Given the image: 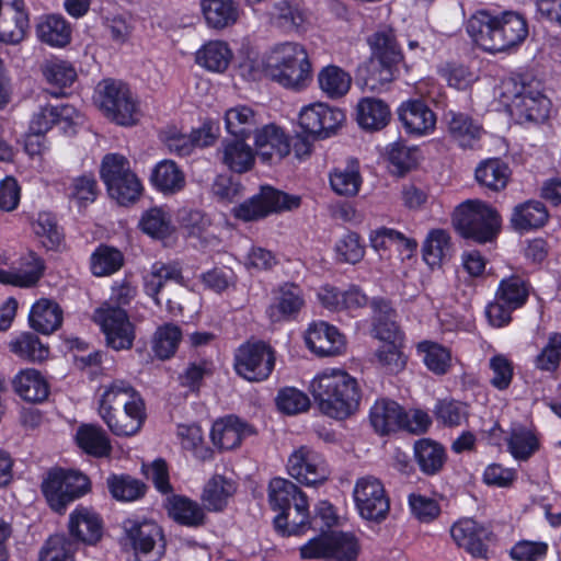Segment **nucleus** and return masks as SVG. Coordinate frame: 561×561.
<instances>
[{"label": "nucleus", "instance_id": "obj_1", "mask_svg": "<svg viewBox=\"0 0 561 561\" xmlns=\"http://www.w3.org/2000/svg\"><path fill=\"white\" fill-rule=\"evenodd\" d=\"M467 32L486 51H504L522 44L528 35L526 19L513 11L500 15L479 12L467 23Z\"/></svg>", "mask_w": 561, "mask_h": 561}, {"label": "nucleus", "instance_id": "obj_2", "mask_svg": "<svg viewBox=\"0 0 561 561\" xmlns=\"http://www.w3.org/2000/svg\"><path fill=\"white\" fill-rule=\"evenodd\" d=\"M309 390L319 410L336 420L354 414L362 398L357 380L340 369L324 370L316 376Z\"/></svg>", "mask_w": 561, "mask_h": 561}, {"label": "nucleus", "instance_id": "obj_3", "mask_svg": "<svg viewBox=\"0 0 561 561\" xmlns=\"http://www.w3.org/2000/svg\"><path fill=\"white\" fill-rule=\"evenodd\" d=\"M268 501L279 514L275 529L283 536L300 535L309 525V503L306 494L291 481L274 478L268 485Z\"/></svg>", "mask_w": 561, "mask_h": 561}, {"label": "nucleus", "instance_id": "obj_4", "mask_svg": "<svg viewBox=\"0 0 561 561\" xmlns=\"http://www.w3.org/2000/svg\"><path fill=\"white\" fill-rule=\"evenodd\" d=\"M371 56L367 65L365 87L371 91L392 82L403 65V54L392 28L374 33L368 38Z\"/></svg>", "mask_w": 561, "mask_h": 561}, {"label": "nucleus", "instance_id": "obj_5", "mask_svg": "<svg viewBox=\"0 0 561 561\" xmlns=\"http://www.w3.org/2000/svg\"><path fill=\"white\" fill-rule=\"evenodd\" d=\"M265 71L273 81L298 90L310 79L311 65L304 46L287 42L272 49L266 59Z\"/></svg>", "mask_w": 561, "mask_h": 561}, {"label": "nucleus", "instance_id": "obj_6", "mask_svg": "<svg viewBox=\"0 0 561 561\" xmlns=\"http://www.w3.org/2000/svg\"><path fill=\"white\" fill-rule=\"evenodd\" d=\"M454 225L459 233L479 243L492 241L501 226L499 213L484 202L474 199L459 205L454 214Z\"/></svg>", "mask_w": 561, "mask_h": 561}, {"label": "nucleus", "instance_id": "obj_7", "mask_svg": "<svg viewBox=\"0 0 561 561\" xmlns=\"http://www.w3.org/2000/svg\"><path fill=\"white\" fill-rule=\"evenodd\" d=\"M101 179L106 185L111 198L119 205L127 206L139 199L142 185L131 171L128 159L119 153H107L103 157Z\"/></svg>", "mask_w": 561, "mask_h": 561}, {"label": "nucleus", "instance_id": "obj_8", "mask_svg": "<svg viewBox=\"0 0 561 561\" xmlns=\"http://www.w3.org/2000/svg\"><path fill=\"white\" fill-rule=\"evenodd\" d=\"M90 488L89 478L72 470L53 469L42 482V492L48 505L60 514L68 504L87 494Z\"/></svg>", "mask_w": 561, "mask_h": 561}, {"label": "nucleus", "instance_id": "obj_9", "mask_svg": "<svg viewBox=\"0 0 561 561\" xmlns=\"http://www.w3.org/2000/svg\"><path fill=\"white\" fill-rule=\"evenodd\" d=\"M98 101L103 114L116 124L129 126L137 122V103L124 82L103 80L98 85Z\"/></svg>", "mask_w": 561, "mask_h": 561}, {"label": "nucleus", "instance_id": "obj_10", "mask_svg": "<svg viewBox=\"0 0 561 561\" xmlns=\"http://www.w3.org/2000/svg\"><path fill=\"white\" fill-rule=\"evenodd\" d=\"M359 543L355 535L343 531H328L312 538L300 548L302 559H332L333 561H356Z\"/></svg>", "mask_w": 561, "mask_h": 561}, {"label": "nucleus", "instance_id": "obj_11", "mask_svg": "<svg viewBox=\"0 0 561 561\" xmlns=\"http://www.w3.org/2000/svg\"><path fill=\"white\" fill-rule=\"evenodd\" d=\"M301 204V197L289 195L271 186H263L261 192L233 208L236 218L253 221L265 218L272 213L296 209Z\"/></svg>", "mask_w": 561, "mask_h": 561}, {"label": "nucleus", "instance_id": "obj_12", "mask_svg": "<svg viewBox=\"0 0 561 561\" xmlns=\"http://www.w3.org/2000/svg\"><path fill=\"white\" fill-rule=\"evenodd\" d=\"M94 321L101 327L108 347L115 351L131 348L135 327L124 308L103 304L95 310Z\"/></svg>", "mask_w": 561, "mask_h": 561}, {"label": "nucleus", "instance_id": "obj_13", "mask_svg": "<svg viewBox=\"0 0 561 561\" xmlns=\"http://www.w3.org/2000/svg\"><path fill=\"white\" fill-rule=\"evenodd\" d=\"M359 515L369 522L381 523L390 511V500L383 484L373 476L359 478L353 491Z\"/></svg>", "mask_w": 561, "mask_h": 561}, {"label": "nucleus", "instance_id": "obj_14", "mask_svg": "<svg viewBox=\"0 0 561 561\" xmlns=\"http://www.w3.org/2000/svg\"><path fill=\"white\" fill-rule=\"evenodd\" d=\"M274 351L264 342L245 343L234 356V368L239 376L249 381H262L273 371Z\"/></svg>", "mask_w": 561, "mask_h": 561}, {"label": "nucleus", "instance_id": "obj_15", "mask_svg": "<svg viewBox=\"0 0 561 561\" xmlns=\"http://www.w3.org/2000/svg\"><path fill=\"white\" fill-rule=\"evenodd\" d=\"M345 121V114L337 107L324 103H314L304 107L299 115V125L314 138H328Z\"/></svg>", "mask_w": 561, "mask_h": 561}, {"label": "nucleus", "instance_id": "obj_16", "mask_svg": "<svg viewBox=\"0 0 561 561\" xmlns=\"http://www.w3.org/2000/svg\"><path fill=\"white\" fill-rule=\"evenodd\" d=\"M287 470L290 477L306 485H316L328 480L323 457L309 446H300L288 458Z\"/></svg>", "mask_w": 561, "mask_h": 561}, {"label": "nucleus", "instance_id": "obj_17", "mask_svg": "<svg viewBox=\"0 0 561 561\" xmlns=\"http://www.w3.org/2000/svg\"><path fill=\"white\" fill-rule=\"evenodd\" d=\"M138 561H158L164 553L161 528L153 522L133 524L126 528Z\"/></svg>", "mask_w": 561, "mask_h": 561}, {"label": "nucleus", "instance_id": "obj_18", "mask_svg": "<svg viewBox=\"0 0 561 561\" xmlns=\"http://www.w3.org/2000/svg\"><path fill=\"white\" fill-rule=\"evenodd\" d=\"M450 535L458 547L463 548L476 558H488V542L494 538L493 533L485 526L471 518L455 523Z\"/></svg>", "mask_w": 561, "mask_h": 561}, {"label": "nucleus", "instance_id": "obj_19", "mask_svg": "<svg viewBox=\"0 0 561 561\" xmlns=\"http://www.w3.org/2000/svg\"><path fill=\"white\" fill-rule=\"evenodd\" d=\"M255 153L264 163H276L289 154L291 142L283 128L275 124L263 125L254 137Z\"/></svg>", "mask_w": 561, "mask_h": 561}, {"label": "nucleus", "instance_id": "obj_20", "mask_svg": "<svg viewBox=\"0 0 561 561\" xmlns=\"http://www.w3.org/2000/svg\"><path fill=\"white\" fill-rule=\"evenodd\" d=\"M512 112L519 119L543 123L550 112L551 102L540 90L530 84H522L512 100Z\"/></svg>", "mask_w": 561, "mask_h": 561}, {"label": "nucleus", "instance_id": "obj_21", "mask_svg": "<svg viewBox=\"0 0 561 561\" xmlns=\"http://www.w3.org/2000/svg\"><path fill=\"white\" fill-rule=\"evenodd\" d=\"M398 116L405 131L410 135L425 136L436 126V115L421 100L403 102L398 108Z\"/></svg>", "mask_w": 561, "mask_h": 561}, {"label": "nucleus", "instance_id": "obj_22", "mask_svg": "<svg viewBox=\"0 0 561 561\" xmlns=\"http://www.w3.org/2000/svg\"><path fill=\"white\" fill-rule=\"evenodd\" d=\"M305 341L308 348L319 356H334L344 347V336L337 328L324 321L311 323Z\"/></svg>", "mask_w": 561, "mask_h": 561}, {"label": "nucleus", "instance_id": "obj_23", "mask_svg": "<svg viewBox=\"0 0 561 561\" xmlns=\"http://www.w3.org/2000/svg\"><path fill=\"white\" fill-rule=\"evenodd\" d=\"M253 433L249 424L237 416L229 415L214 423L210 436L216 446L229 450L238 447L244 437Z\"/></svg>", "mask_w": 561, "mask_h": 561}, {"label": "nucleus", "instance_id": "obj_24", "mask_svg": "<svg viewBox=\"0 0 561 561\" xmlns=\"http://www.w3.org/2000/svg\"><path fill=\"white\" fill-rule=\"evenodd\" d=\"M201 8L207 26L217 31L234 25L241 12L234 0H202Z\"/></svg>", "mask_w": 561, "mask_h": 561}, {"label": "nucleus", "instance_id": "obj_25", "mask_svg": "<svg viewBox=\"0 0 561 561\" xmlns=\"http://www.w3.org/2000/svg\"><path fill=\"white\" fill-rule=\"evenodd\" d=\"M245 140L233 137L224 139L221 142L219 150L221 162L236 173H245L254 165L255 148H251Z\"/></svg>", "mask_w": 561, "mask_h": 561}, {"label": "nucleus", "instance_id": "obj_26", "mask_svg": "<svg viewBox=\"0 0 561 561\" xmlns=\"http://www.w3.org/2000/svg\"><path fill=\"white\" fill-rule=\"evenodd\" d=\"M225 125L229 135L241 139H248L251 135L255 137L263 126L257 113L247 105H238L226 111Z\"/></svg>", "mask_w": 561, "mask_h": 561}, {"label": "nucleus", "instance_id": "obj_27", "mask_svg": "<svg viewBox=\"0 0 561 561\" xmlns=\"http://www.w3.org/2000/svg\"><path fill=\"white\" fill-rule=\"evenodd\" d=\"M15 392L27 402L39 403L49 394V385L46 378L36 369L21 370L12 381Z\"/></svg>", "mask_w": 561, "mask_h": 561}, {"label": "nucleus", "instance_id": "obj_28", "mask_svg": "<svg viewBox=\"0 0 561 561\" xmlns=\"http://www.w3.org/2000/svg\"><path fill=\"white\" fill-rule=\"evenodd\" d=\"M236 491L237 484L234 481L224 476L215 474L206 482L201 495L204 508L209 512H222Z\"/></svg>", "mask_w": 561, "mask_h": 561}, {"label": "nucleus", "instance_id": "obj_29", "mask_svg": "<svg viewBox=\"0 0 561 561\" xmlns=\"http://www.w3.org/2000/svg\"><path fill=\"white\" fill-rule=\"evenodd\" d=\"M69 531L78 540L95 545L102 537V522L98 514L85 507H78L70 514Z\"/></svg>", "mask_w": 561, "mask_h": 561}, {"label": "nucleus", "instance_id": "obj_30", "mask_svg": "<svg viewBox=\"0 0 561 561\" xmlns=\"http://www.w3.org/2000/svg\"><path fill=\"white\" fill-rule=\"evenodd\" d=\"M28 321L31 328L36 332L51 334L62 323V309L56 301L42 298L33 305Z\"/></svg>", "mask_w": 561, "mask_h": 561}, {"label": "nucleus", "instance_id": "obj_31", "mask_svg": "<svg viewBox=\"0 0 561 561\" xmlns=\"http://www.w3.org/2000/svg\"><path fill=\"white\" fill-rule=\"evenodd\" d=\"M369 419L376 432L386 435L401 428L404 411L397 402L380 399L371 407Z\"/></svg>", "mask_w": 561, "mask_h": 561}, {"label": "nucleus", "instance_id": "obj_32", "mask_svg": "<svg viewBox=\"0 0 561 561\" xmlns=\"http://www.w3.org/2000/svg\"><path fill=\"white\" fill-rule=\"evenodd\" d=\"M390 117L388 104L380 99L363 98L356 105V121L363 129L380 130L388 125Z\"/></svg>", "mask_w": 561, "mask_h": 561}, {"label": "nucleus", "instance_id": "obj_33", "mask_svg": "<svg viewBox=\"0 0 561 561\" xmlns=\"http://www.w3.org/2000/svg\"><path fill=\"white\" fill-rule=\"evenodd\" d=\"M165 507L169 516L183 526L199 527L206 523L205 508L186 496L168 497Z\"/></svg>", "mask_w": 561, "mask_h": 561}, {"label": "nucleus", "instance_id": "obj_34", "mask_svg": "<svg viewBox=\"0 0 561 561\" xmlns=\"http://www.w3.org/2000/svg\"><path fill=\"white\" fill-rule=\"evenodd\" d=\"M478 184L492 192L504 190L511 178L507 163L499 158L486 159L479 163L474 171Z\"/></svg>", "mask_w": 561, "mask_h": 561}, {"label": "nucleus", "instance_id": "obj_35", "mask_svg": "<svg viewBox=\"0 0 561 561\" xmlns=\"http://www.w3.org/2000/svg\"><path fill=\"white\" fill-rule=\"evenodd\" d=\"M548 218V210L541 202L528 201L514 207L511 225L514 230L524 232L542 227Z\"/></svg>", "mask_w": 561, "mask_h": 561}, {"label": "nucleus", "instance_id": "obj_36", "mask_svg": "<svg viewBox=\"0 0 561 561\" xmlns=\"http://www.w3.org/2000/svg\"><path fill=\"white\" fill-rule=\"evenodd\" d=\"M168 280L183 283L182 268L179 262H156L151 265L150 272L145 277L146 293L160 305L158 295Z\"/></svg>", "mask_w": 561, "mask_h": 561}, {"label": "nucleus", "instance_id": "obj_37", "mask_svg": "<svg viewBox=\"0 0 561 561\" xmlns=\"http://www.w3.org/2000/svg\"><path fill=\"white\" fill-rule=\"evenodd\" d=\"M232 58V51L224 41H209L195 54L197 65L213 72H224Z\"/></svg>", "mask_w": 561, "mask_h": 561}, {"label": "nucleus", "instance_id": "obj_38", "mask_svg": "<svg viewBox=\"0 0 561 561\" xmlns=\"http://www.w3.org/2000/svg\"><path fill=\"white\" fill-rule=\"evenodd\" d=\"M445 117L449 136L460 147L470 148L480 138L481 127L469 115L449 111Z\"/></svg>", "mask_w": 561, "mask_h": 561}, {"label": "nucleus", "instance_id": "obj_39", "mask_svg": "<svg viewBox=\"0 0 561 561\" xmlns=\"http://www.w3.org/2000/svg\"><path fill=\"white\" fill-rule=\"evenodd\" d=\"M371 308L374 310L375 336L383 342L398 341L400 329L394 320L396 311L389 302L383 299H374Z\"/></svg>", "mask_w": 561, "mask_h": 561}, {"label": "nucleus", "instance_id": "obj_40", "mask_svg": "<svg viewBox=\"0 0 561 561\" xmlns=\"http://www.w3.org/2000/svg\"><path fill=\"white\" fill-rule=\"evenodd\" d=\"M76 439L78 446L91 456L105 457L112 451L110 438L101 426L81 425L77 431Z\"/></svg>", "mask_w": 561, "mask_h": 561}, {"label": "nucleus", "instance_id": "obj_41", "mask_svg": "<svg viewBox=\"0 0 561 561\" xmlns=\"http://www.w3.org/2000/svg\"><path fill=\"white\" fill-rule=\"evenodd\" d=\"M414 454L420 470L427 476L438 473L446 461L444 447L440 444L426 438L420 439L415 443Z\"/></svg>", "mask_w": 561, "mask_h": 561}, {"label": "nucleus", "instance_id": "obj_42", "mask_svg": "<svg viewBox=\"0 0 561 561\" xmlns=\"http://www.w3.org/2000/svg\"><path fill=\"white\" fill-rule=\"evenodd\" d=\"M330 185L337 195L346 197L357 195L362 185L358 162L352 160L345 167L334 168L330 173Z\"/></svg>", "mask_w": 561, "mask_h": 561}, {"label": "nucleus", "instance_id": "obj_43", "mask_svg": "<svg viewBox=\"0 0 561 561\" xmlns=\"http://www.w3.org/2000/svg\"><path fill=\"white\" fill-rule=\"evenodd\" d=\"M136 390L125 380H114L110 385L104 386V392L99 401V414H108L116 410H121V405L135 407L134 401Z\"/></svg>", "mask_w": 561, "mask_h": 561}, {"label": "nucleus", "instance_id": "obj_44", "mask_svg": "<svg viewBox=\"0 0 561 561\" xmlns=\"http://www.w3.org/2000/svg\"><path fill=\"white\" fill-rule=\"evenodd\" d=\"M33 266L27 271H4L2 267L8 265L5 251L0 248V283L19 287H32L41 278L44 272V263L39 257L33 256Z\"/></svg>", "mask_w": 561, "mask_h": 561}, {"label": "nucleus", "instance_id": "obj_45", "mask_svg": "<svg viewBox=\"0 0 561 561\" xmlns=\"http://www.w3.org/2000/svg\"><path fill=\"white\" fill-rule=\"evenodd\" d=\"M318 81L321 91L330 99H340L348 92L352 77L342 68L330 65L321 69Z\"/></svg>", "mask_w": 561, "mask_h": 561}, {"label": "nucleus", "instance_id": "obj_46", "mask_svg": "<svg viewBox=\"0 0 561 561\" xmlns=\"http://www.w3.org/2000/svg\"><path fill=\"white\" fill-rule=\"evenodd\" d=\"M182 340L181 329L173 323L160 325L152 337L151 350L161 360L174 356Z\"/></svg>", "mask_w": 561, "mask_h": 561}, {"label": "nucleus", "instance_id": "obj_47", "mask_svg": "<svg viewBox=\"0 0 561 561\" xmlns=\"http://www.w3.org/2000/svg\"><path fill=\"white\" fill-rule=\"evenodd\" d=\"M530 285L520 276L512 275L500 282L496 290V299L504 301L506 306L514 310L523 307L529 296Z\"/></svg>", "mask_w": 561, "mask_h": 561}, {"label": "nucleus", "instance_id": "obj_48", "mask_svg": "<svg viewBox=\"0 0 561 561\" xmlns=\"http://www.w3.org/2000/svg\"><path fill=\"white\" fill-rule=\"evenodd\" d=\"M453 247L450 236L443 229L432 230L423 245V257L425 262L434 267L439 265L445 259L450 257Z\"/></svg>", "mask_w": 561, "mask_h": 561}, {"label": "nucleus", "instance_id": "obj_49", "mask_svg": "<svg viewBox=\"0 0 561 561\" xmlns=\"http://www.w3.org/2000/svg\"><path fill=\"white\" fill-rule=\"evenodd\" d=\"M110 493L117 501L131 502L142 497L147 486L128 474H111L106 479Z\"/></svg>", "mask_w": 561, "mask_h": 561}, {"label": "nucleus", "instance_id": "obj_50", "mask_svg": "<svg viewBox=\"0 0 561 561\" xmlns=\"http://www.w3.org/2000/svg\"><path fill=\"white\" fill-rule=\"evenodd\" d=\"M70 26L62 16L49 15L37 25V36L50 46L64 47L70 42Z\"/></svg>", "mask_w": 561, "mask_h": 561}, {"label": "nucleus", "instance_id": "obj_51", "mask_svg": "<svg viewBox=\"0 0 561 561\" xmlns=\"http://www.w3.org/2000/svg\"><path fill=\"white\" fill-rule=\"evenodd\" d=\"M151 181L153 185L164 193H174L184 186L185 178L175 162L163 160L153 169Z\"/></svg>", "mask_w": 561, "mask_h": 561}, {"label": "nucleus", "instance_id": "obj_52", "mask_svg": "<svg viewBox=\"0 0 561 561\" xmlns=\"http://www.w3.org/2000/svg\"><path fill=\"white\" fill-rule=\"evenodd\" d=\"M110 431L116 436H133L141 428L146 415L116 410L108 414H100Z\"/></svg>", "mask_w": 561, "mask_h": 561}, {"label": "nucleus", "instance_id": "obj_53", "mask_svg": "<svg viewBox=\"0 0 561 561\" xmlns=\"http://www.w3.org/2000/svg\"><path fill=\"white\" fill-rule=\"evenodd\" d=\"M124 264L123 253L108 245H100L91 256V271L95 276H107L117 272Z\"/></svg>", "mask_w": 561, "mask_h": 561}, {"label": "nucleus", "instance_id": "obj_54", "mask_svg": "<svg viewBox=\"0 0 561 561\" xmlns=\"http://www.w3.org/2000/svg\"><path fill=\"white\" fill-rule=\"evenodd\" d=\"M78 542L65 535L50 536L39 552L38 561H75Z\"/></svg>", "mask_w": 561, "mask_h": 561}, {"label": "nucleus", "instance_id": "obj_55", "mask_svg": "<svg viewBox=\"0 0 561 561\" xmlns=\"http://www.w3.org/2000/svg\"><path fill=\"white\" fill-rule=\"evenodd\" d=\"M11 351L18 356L30 362H43L49 355L48 346L44 345L39 337L31 332L22 333L10 344Z\"/></svg>", "mask_w": 561, "mask_h": 561}, {"label": "nucleus", "instance_id": "obj_56", "mask_svg": "<svg viewBox=\"0 0 561 561\" xmlns=\"http://www.w3.org/2000/svg\"><path fill=\"white\" fill-rule=\"evenodd\" d=\"M139 227L148 236L164 239L172 232L170 216L160 207H152L144 213Z\"/></svg>", "mask_w": 561, "mask_h": 561}, {"label": "nucleus", "instance_id": "obj_57", "mask_svg": "<svg viewBox=\"0 0 561 561\" xmlns=\"http://www.w3.org/2000/svg\"><path fill=\"white\" fill-rule=\"evenodd\" d=\"M277 302L270 310L271 318L275 317V311L282 317H290L297 313L304 306L301 290L295 284H284L279 287Z\"/></svg>", "mask_w": 561, "mask_h": 561}, {"label": "nucleus", "instance_id": "obj_58", "mask_svg": "<svg viewBox=\"0 0 561 561\" xmlns=\"http://www.w3.org/2000/svg\"><path fill=\"white\" fill-rule=\"evenodd\" d=\"M417 350L424 354L426 367L436 375H444L448 371L451 362L450 351L437 343L423 341L419 343Z\"/></svg>", "mask_w": 561, "mask_h": 561}, {"label": "nucleus", "instance_id": "obj_59", "mask_svg": "<svg viewBox=\"0 0 561 561\" xmlns=\"http://www.w3.org/2000/svg\"><path fill=\"white\" fill-rule=\"evenodd\" d=\"M507 444L511 454L517 460L529 459L539 448L536 435L524 427L513 428Z\"/></svg>", "mask_w": 561, "mask_h": 561}, {"label": "nucleus", "instance_id": "obj_60", "mask_svg": "<svg viewBox=\"0 0 561 561\" xmlns=\"http://www.w3.org/2000/svg\"><path fill=\"white\" fill-rule=\"evenodd\" d=\"M33 229L48 250L57 249L60 245L64 236L53 214L39 213L36 221L33 224Z\"/></svg>", "mask_w": 561, "mask_h": 561}, {"label": "nucleus", "instance_id": "obj_61", "mask_svg": "<svg viewBox=\"0 0 561 561\" xmlns=\"http://www.w3.org/2000/svg\"><path fill=\"white\" fill-rule=\"evenodd\" d=\"M99 194L98 182L92 174L75 178L68 188V196L79 207H87L93 203Z\"/></svg>", "mask_w": 561, "mask_h": 561}, {"label": "nucleus", "instance_id": "obj_62", "mask_svg": "<svg viewBox=\"0 0 561 561\" xmlns=\"http://www.w3.org/2000/svg\"><path fill=\"white\" fill-rule=\"evenodd\" d=\"M46 81L58 88L71 85L77 79V71L73 66L65 60H49L42 67Z\"/></svg>", "mask_w": 561, "mask_h": 561}, {"label": "nucleus", "instance_id": "obj_63", "mask_svg": "<svg viewBox=\"0 0 561 561\" xmlns=\"http://www.w3.org/2000/svg\"><path fill=\"white\" fill-rule=\"evenodd\" d=\"M30 27L27 13L13 14L10 19L0 21V41L8 44H19L23 41Z\"/></svg>", "mask_w": 561, "mask_h": 561}, {"label": "nucleus", "instance_id": "obj_64", "mask_svg": "<svg viewBox=\"0 0 561 561\" xmlns=\"http://www.w3.org/2000/svg\"><path fill=\"white\" fill-rule=\"evenodd\" d=\"M561 362V333L549 335L548 343L535 358V366L543 371H556Z\"/></svg>", "mask_w": 561, "mask_h": 561}]
</instances>
